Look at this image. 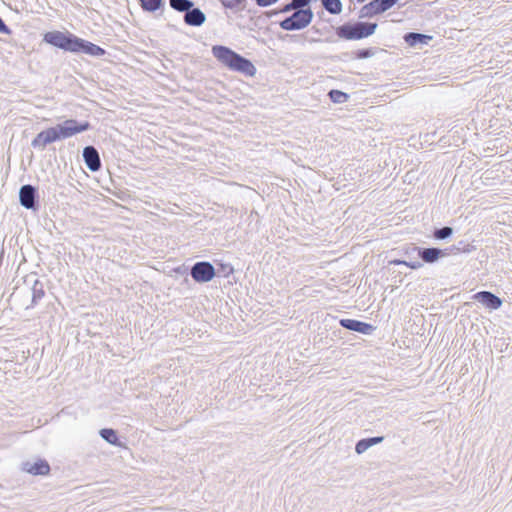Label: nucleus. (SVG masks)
Masks as SVG:
<instances>
[{
  "mask_svg": "<svg viewBox=\"0 0 512 512\" xmlns=\"http://www.w3.org/2000/svg\"><path fill=\"white\" fill-rule=\"evenodd\" d=\"M399 0H372L361 7L360 18H372L391 9Z\"/></svg>",
  "mask_w": 512,
  "mask_h": 512,
  "instance_id": "nucleus-6",
  "label": "nucleus"
},
{
  "mask_svg": "<svg viewBox=\"0 0 512 512\" xmlns=\"http://www.w3.org/2000/svg\"><path fill=\"white\" fill-rule=\"evenodd\" d=\"M205 21L206 15L200 8L193 6L184 14V22L189 26L199 27L204 24Z\"/></svg>",
  "mask_w": 512,
  "mask_h": 512,
  "instance_id": "nucleus-14",
  "label": "nucleus"
},
{
  "mask_svg": "<svg viewBox=\"0 0 512 512\" xmlns=\"http://www.w3.org/2000/svg\"><path fill=\"white\" fill-rule=\"evenodd\" d=\"M313 19V12L310 8L295 11L289 17L280 22V27L286 31L301 30L307 27Z\"/></svg>",
  "mask_w": 512,
  "mask_h": 512,
  "instance_id": "nucleus-4",
  "label": "nucleus"
},
{
  "mask_svg": "<svg viewBox=\"0 0 512 512\" xmlns=\"http://www.w3.org/2000/svg\"><path fill=\"white\" fill-rule=\"evenodd\" d=\"M322 6L330 14H340L342 12L341 0H321Z\"/></svg>",
  "mask_w": 512,
  "mask_h": 512,
  "instance_id": "nucleus-17",
  "label": "nucleus"
},
{
  "mask_svg": "<svg viewBox=\"0 0 512 512\" xmlns=\"http://www.w3.org/2000/svg\"><path fill=\"white\" fill-rule=\"evenodd\" d=\"M453 234V229L449 226L437 228L433 232V237L437 240H445Z\"/></svg>",
  "mask_w": 512,
  "mask_h": 512,
  "instance_id": "nucleus-23",
  "label": "nucleus"
},
{
  "mask_svg": "<svg viewBox=\"0 0 512 512\" xmlns=\"http://www.w3.org/2000/svg\"><path fill=\"white\" fill-rule=\"evenodd\" d=\"M23 471L32 475H47L50 472V466L46 460H37L34 463L25 462L22 466Z\"/></svg>",
  "mask_w": 512,
  "mask_h": 512,
  "instance_id": "nucleus-15",
  "label": "nucleus"
},
{
  "mask_svg": "<svg viewBox=\"0 0 512 512\" xmlns=\"http://www.w3.org/2000/svg\"><path fill=\"white\" fill-rule=\"evenodd\" d=\"M254 1L259 7H268V6L275 4L279 0H254Z\"/></svg>",
  "mask_w": 512,
  "mask_h": 512,
  "instance_id": "nucleus-28",
  "label": "nucleus"
},
{
  "mask_svg": "<svg viewBox=\"0 0 512 512\" xmlns=\"http://www.w3.org/2000/svg\"><path fill=\"white\" fill-rule=\"evenodd\" d=\"M404 254L408 257V258H413L414 255L416 254L417 255V252H412L411 251V247H408L405 251H404Z\"/></svg>",
  "mask_w": 512,
  "mask_h": 512,
  "instance_id": "nucleus-33",
  "label": "nucleus"
},
{
  "mask_svg": "<svg viewBox=\"0 0 512 512\" xmlns=\"http://www.w3.org/2000/svg\"><path fill=\"white\" fill-rule=\"evenodd\" d=\"M473 299L488 309L497 310L502 306V300L490 291H480L474 294Z\"/></svg>",
  "mask_w": 512,
  "mask_h": 512,
  "instance_id": "nucleus-13",
  "label": "nucleus"
},
{
  "mask_svg": "<svg viewBox=\"0 0 512 512\" xmlns=\"http://www.w3.org/2000/svg\"><path fill=\"white\" fill-rule=\"evenodd\" d=\"M370 447H372L371 443L369 442L368 438H364L359 440L355 445V452L357 454H362L366 450H368Z\"/></svg>",
  "mask_w": 512,
  "mask_h": 512,
  "instance_id": "nucleus-25",
  "label": "nucleus"
},
{
  "mask_svg": "<svg viewBox=\"0 0 512 512\" xmlns=\"http://www.w3.org/2000/svg\"><path fill=\"white\" fill-rule=\"evenodd\" d=\"M59 140L70 138L78 133L87 131L90 128L88 121L79 122L76 119H67L54 126Z\"/></svg>",
  "mask_w": 512,
  "mask_h": 512,
  "instance_id": "nucleus-5",
  "label": "nucleus"
},
{
  "mask_svg": "<svg viewBox=\"0 0 512 512\" xmlns=\"http://www.w3.org/2000/svg\"><path fill=\"white\" fill-rule=\"evenodd\" d=\"M292 10L296 11V8H295V5L293 4V2L291 1L290 3H287L286 5H284L280 12L288 13Z\"/></svg>",
  "mask_w": 512,
  "mask_h": 512,
  "instance_id": "nucleus-31",
  "label": "nucleus"
},
{
  "mask_svg": "<svg viewBox=\"0 0 512 512\" xmlns=\"http://www.w3.org/2000/svg\"><path fill=\"white\" fill-rule=\"evenodd\" d=\"M376 28L377 23L358 21L355 23H345L339 26L336 29V34L342 39L360 40L374 34Z\"/></svg>",
  "mask_w": 512,
  "mask_h": 512,
  "instance_id": "nucleus-3",
  "label": "nucleus"
},
{
  "mask_svg": "<svg viewBox=\"0 0 512 512\" xmlns=\"http://www.w3.org/2000/svg\"><path fill=\"white\" fill-rule=\"evenodd\" d=\"M100 436L102 439H104L106 442L112 445L118 444V436L114 429L111 428H103L100 430Z\"/></svg>",
  "mask_w": 512,
  "mask_h": 512,
  "instance_id": "nucleus-20",
  "label": "nucleus"
},
{
  "mask_svg": "<svg viewBox=\"0 0 512 512\" xmlns=\"http://www.w3.org/2000/svg\"><path fill=\"white\" fill-rule=\"evenodd\" d=\"M412 252H417V256L425 263L432 264L438 259L449 255L448 249H440L436 247L423 248L418 246H411Z\"/></svg>",
  "mask_w": 512,
  "mask_h": 512,
  "instance_id": "nucleus-8",
  "label": "nucleus"
},
{
  "mask_svg": "<svg viewBox=\"0 0 512 512\" xmlns=\"http://www.w3.org/2000/svg\"><path fill=\"white\" fill-rule=\"evenodd\" d=\"M169 4L175 11L184 13L194 6L193 1L191 0H169Z\"/></svg>",
  "mask_w": 512,
  "mask_h": 512,
  "instance_id": "nucleus-18",
  "label": "nucleus"
},
{
  "mask_svg": "<svg viewBox=\"0 0 512 512\" xmlns=\"http://www.w3.org/2000/svg\"><path fill=\"white\" fill-rule=\"evenodd\" d=\"M43 40L54 47L72 53H84L94 57H102L106 54L102 47L70 32L50 31L44 34Z\"/></svg>",
  "mask_w": 512,
  "mask_h": 512,
  "instance_id": "nucleus-1",
  "label": "nucleus"
},
{
  "mask_svg": "<svg viewBox=\"0 0 512 512\" xmlns=\"http://www.w3.org/2000/svg\"><path fill=\"white\" fill-rule=\"evenodd\" d=\"M369 442L372 446L381 443L384 440L383 436H376V437H370L368 438Z\"/></svg>",
  "mask_w": 512,
  "mask_h": 512,
  "instance_id": "nucleus-32",
  "label": "nucleus"
},
{
  "mask_svg": "<svg viewBox=\"0 0 512 512\" xmlns=\"http://www.w3.org/2000/svg\"><path fill=\"white\" fill-rule=\"evenodd\" d=\"M59 141V135L53 127L47 128L39 132L31 141V146L38 150H44L48 144Z\"/></svg>",
  "mask_w": 512,
  "mask_h": 512,
  "instance_id": "nucleus-10",
  "label": "nucleus"
},
{
  "mask_svg": "<svg viewBox=\"0 0 512 512\" xmlns=\"http://www.w3.org/2000/svg\"><path fill=\"white\" fill-rule=\"evenodd\" d=\"M391 265H405L413 270L420 269L423 266V263L416 260V261H406V260H400V259H394L390 261Z\"/></svg>",
  "mask_w": 512,
  "mask_h": 512,
  "instance_id": "nucleus-24",
  "label": "nucleus"
},
{
  "mask_svg": "<svg viewBox=\"0 0 512 512\" xmlns=\"http://www.w3.org/2000/svg\"><path fill=\"white\" fill-rule=\"evenodd\" d=\"M192 278L198 283L209 282L215 276L214 266L210 262H196L190 272Z\"/></svg>",
  "mask_w": 512,
  "mask_h": 512,
  "instance_id": "nucleus-7",
  "label": "nucleus"
},
{
  "mask_svg": "<svg viewBox=\"0 0 512 512\" xmlns=\"http://www.w3.org/2000/svg\"><path fill=\"white\" fill-rule=\"evenodd\" d=\"M293 4L295 5L296 11L300 9H306L305 7L309 8V4L311 0H292Z\"/></svg>",
  "mask_w": 512,
  "mask_h": 512,
  "instance_id": "nucleus-27",
  "label": "nucleus"
},
{
  "mask_svg": "<svg viewBox=\"0 0 512 512\" xmlns=\"http://www.w3.org/2000/svg\"><path fill=\"white\" fill-rule=\"evenodd\" d=\"M328 95H329L330 100L333 103H338V104L346 102L349 98L347 93L342 92L340 90H335V89L330 90Z\"/></svg>",
  "mask_w": 512,
  "mask_h": 512,
  "instance_id": "nucleus-22",
  "label": "nucleus"
},
{
  "mask_svg": "<svg viewBox=\"0 0 512 512\" xmlns=\"http://www.w3.org/2000/svg\"><path fill=\"white\" fill-rule=\"evenodd\" d=\"M339 324L347 330L363 335H371L376 329L373 325L356 319H341Z\"/></svg>",
  "mask_w": 512,
  "mask_h": 512,
  "instance_id": "nucleus-11",
  "label": "nucleus"
},
{
  "mask_svg": "<svg viewBox=\"0 0 512 512\" xmlns=\"http://www.w3.org/2000/svg\"><path fill=\"white\" fill-rule=\"evenodd\" d=\"M366 0H357L358 3H363L365 2Z\"/></svg>",
  "mask_w": 512,
  "mask_h": 512,
  "instance_id": "nucleus-34",
  "label": "nucleus"
},
{
  "mask_svg": "<svg viewBox=\"0 0 512 512\" xmlns=\"http://www.w3.org/2000/svg\"><path fill=\"white\" fill-rule=\"evenodd\" d=\"M432 39L431 36L422 33L416 32H408L404 35V40L409 46H417L428 44V42Z\"/></svg>",
  "mask_w": 512,
  "mask_h": 512,
  "instance_id": "nucleus-16",
  "label": "nucleus"
},
{
  "mask_svg": "<svg viewBox=\"0 0 512 512\" xmlns=\"http://www.w3.org/2000/svg\"><path fill=\"white\" fill-rule=\"evenodd\" d=\"M243 0H221L222 5L225 8L233 9L240 5Z\"/></svg>",
  "mask_w": 512,
  "mask_h": 512,
  "instance_id": "nucleus-26",
  "label": "nucleus"
},
{
  "mask_svg": "<svg viewBox=\"0 0 512 512\" xmlns=\"http://www.w3.org/2000/svg\"><path fill=\"white\" fill-rule=\"evenodd\" d=\"M83 160L91 172H97L101 168V159L98 150L94 146H86L83 149Z\"/></svg>",
  "mask_w": 512,
  "mask_h": 512,
  "instance_id": "nucleus-12",
  "label": "nucleus"
},
{
  "mask_svg": "<svg viewBox=\"0 0 512 512\" xmlns=\"http://www.w3.org/2000/svg\"><path fill=\"white\" fill-rule=\"evenodd\" d=\"M140 6L144 11L155 12L163 5V0H139Z\"/></svg>",
  "mask_w": 512,
  "mask_h": 512,
  "instance_id": "nucleus-19",
  "label": "nucleus"
},
{
  "mask_svg": "<svg viewBox=\"0 0 512 512\" xmlns=\"http://www.w3.org/2000/svg\"><path fill=\"white\" fill-rule=\"evenodd\" d=\"M372 55V52L370 49H361L357 53V57L360 59L368 58Z\"/></svg>",
  "mask_w": 512,
  "mask_h": 512,
  "instance_id": "nucleus-29",
  "label": "nucleus"
},
{
  "mask_svg": "<svg viewBox=\"0 0 512 512\" xmlns=\"http://www.w3.org/2000/svg\"><path fill=\"white\" fill-rule=\"evenodd\" d=\"M212 55L224 66L232 71L244 74L245 76H254L256 68L253 63L236 53L234 50L227 46L215 45L212 47Z\"/></svg>",
  "mask_w": 512,
  "mask_h": 512,
  "instance_id": "nucleus-2",
  "label": "nucleus"
},
{
  "mask_svg": "<svg viewBox=\"0 0 512 512\" xmlns=\"http://www.w3.org/2000/svg\"><path fill=\"white\" fill-rule=\"evenodd\" d=\"M44 294L43 284L39 280H35L32 287V305L37 304Z\"/></svg>",
  "mask_w": 512,
  "mask_h": 512,
  "instance_id": "nucleus-21",
  "label": "nucleus"
},
{
  "mask_svg": "<svg viewBox=\"0 0 512 512\" xmlns=\"http://www.w3.org/2000/svg\"><path fill=\"white\" fill-rule=\"evenodd\" d=\"M37 197V189L33 185L25 184L21 186L19 190V202L21 206L29 210H37Z\"/></svg>",
  "mask_w": 512,
  "mask_h": 512,
  "instance_id": "nucleus-9",
  "label": "nucleus"
},
{
  "mask_svg": "<svg viewBox=\"0 0 512 512\" xmlns=\"http://www.w3.org/2000/svg\"><path fill=\"white\" fill-rule=\"evenodd\" d=\"M0 33L2 34H10L11 30L10 28L5 24L3 19L0 17Z\"/></svg>",
  "mask_w": 512,
  "mask_h": 512,
  "instance_id": "nucleus-30",
  "label": "nucleus"
}]
</instances>
